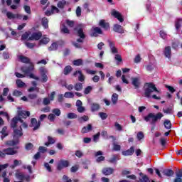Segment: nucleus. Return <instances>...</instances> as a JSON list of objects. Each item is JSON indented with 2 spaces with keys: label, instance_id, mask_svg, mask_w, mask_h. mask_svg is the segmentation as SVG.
Returning <instances> with one entry per match:
<instances>
[{
  "label": "nucleus",
  "instance_id": "nucleus-1",
  "mask_svg": "<svg viewBox=\"0 0 182 182\" xmlns=\"http://www.w3.org/2000/svg\"><path fill=\"white\" fill-rule=\"evenodd\" d=\"M164 117V115L161 112H158L156 114L150 112L146 117H144V120H145V122H150V119H151V121L150 122V124L153 126L151 128V133H154V129H156V123H157L159 120H161V118Z\"/></svg>",
  "mask_w": 182,
  "mask_h": 182
},
{
  "label": "nucleus",
  "instance_id": "nucleus-2",
  "mask_svg": "<svg viewBox=\"0 0 182 182\" xmlns=\"http://www.w3.org/2000/svg\"><path fill=\"white\" fill-rule=\"evenodd\" d=\"M144 95L145 97L147 99H150L151 97V94L153 92H156V93H160V90H157V87L153 82H145L144 86Z\"/></svg>",
  "mask_w": 182,
  "mask_h": 182
},
{
  "label": "nucleus",
  "instance_id": "nucleus-3",
  "mask_svg": "<svg viewBox=\"0 0 182 182\" xmlns=\"http://www.w3.org/2000/svg\"><path fill=\"white\" fill-rule=\"evenodd\" d=\"M74 32H75V35H77L78 38H81V39H86V34H85V32H83V28H82V25L79 24L75 27Z\"/></svg>",
  "mask_w": 182,
  "mask_h": 182
},
{
  "label": "nucleus",
  "instance_id": "nucleus-4",
  "mask_svg": "<svg viewBox=\"0 0 182 182\" xmlns=\"http://www.w3.org/2000/svg\"><path fill=\"white\" fill-rule=\"evenodd\" d=\"M69 164V161L61 159L57 164V170L58 171H62V170H63V168H66Z\"/></svg>",
  "mask_w": 182,
  "mask_h": 182
},
{
  "label": "nucleus",
  "instance_id": "nucleus-5",
  "mask_svg": "<svg viewBox=\"0 0 182 182\" xmlns=\"http://www.w3.org/2000/svg\"><path fill=\"white\" fill-rule=\"evenodd\" d=\"M132 85L134 86L136 90L140 89V86L141 85V82L140 81V77H133L131 78Z\"/></svg>",
  "mask_w": 182,
  "mask_h": 182
},
{
  "label": "nucleus",
  "instance_id": "nucleus-6",
  "mask_svg": "<svg viewBox=\"0 0 182 182\" xmlns=\"http://www.w3.org/2000/svg\"><path fill=\"white\" fill-rule=\"evenodd\" d=\"M99 26L104 29V31H110V23L107 22L105 19H101L98 23Z\"/></svg>",
  "mask_w": 182,
  "mask_h": 182
},
{
  "label": "nucleus",
  "instance_id": "nucleus-7",
  "mask_svg": "<svg viewBox=\"0 0 182 182\" xmlns=\"http://www.w3.org/2000/svg\"><path fill=\"white\" fill-rule=\"evenodd\" d=\"M31 125H30V127H33V130H38L39 127H41V121H38L36 118H31Z\"/></svg>",
  "mask_w": 182,
  "mask_h": 182
},
{
  "label": "nucleus",
  "instance_id": "nucleus-8",
  "mask_svg": "<svg viewBox=\"0 0 182 182\" xmlns=\"http://www.w3.org/2000/svg\"><path fill=\"white\" fill-rule=\"evenodd\" d=\"M15 149L18 150V149H19V146H16L14 148L9 147L7 149H4V153H6V155L7 156H15V154L18 153V151L15 150Z\"/></svg>",
  "mask_w": 182,
  "mask_h": 182
},
{
  "label": "nucleus",
  "instance_id": "nucleus-9",
  "mask_svg": "<svg viewBox=\"0 0 182 182\" xmlns=\"http://www.w3.org/2000/svg\"><path fill=\"white\" fill-rule=\"evenodd\" d=\"M48 71H46V69L41 68L40 69V75L41 76V82L42 83H46L48 82Z\"/></svg>",
  "mask_w": 182,
  "mask_h": 182
},
{
  "label": "nucleus",
  "instance_id": "nucleus-10",
  "mask_svg": "<svg viewBox=\"0 0 182 182\" xmlns=\"http://www.w3.org/2000/svg\"><path fill=\"white\" fill-rule=\"evenodd\" d=\"M111 15L116 18L119 22H124V18H123V16H122V14L120 12L116 11V10H112L111 12Z\"/></svg>",
  "mask_w": 182,
  "mask_h": 182
},
{
  "label": "nucleus",
  "instance_id": "nucleus-11",
  "mask_svg": "<svg viewBox=\"0 0 182 182\" xmlns=\"http://www.w3.org/2000/svg\"><path fill=\"white\" fill-rule=\"evenodd\" d=\"M41 38H42V32H35L31 34V36L28 38V41H39Z\"/></svg>",
  "mask_w": 182,
  "mask_h": 182
},
{
  "label": "nucleus",
  "instance_id": "nucleus-12",
  "mask_svg": "<svg viewBox=\"0 0 182 182\" xmlns=\"http://www.w3.org/2000/svg\"><path fill=\"white\" fill-rule=\"evenodd\" d=\"M99 35H103V31L100 27H94L92 28L91 36H94V38H97Z\"/></svg>",
  "mask_w": 182,
  "mask_h": 182
},
{
  "label": "nucleus",
  "instance_id": "nucleus-13",
  "mask_svg": "<svg viewBox=\"0 0 182 182\" xmlns=\"http://www.w3.org/2000/svg\"><path fill=\"white\" fill-rule=\"evenodd\" d=\"M23 133H22V128L20 127V129H14L13 132V139L19 140V137H22Z\"/></svg>",
  "mask_w": 182,
  "mask_h": 182
},
{
  "label": "nucleus",
  "instance_id": "nucleus-14",
  "mask_svg": "<svg viewBox=\"0 0 182 182\" xmlns=\"http://www.w3.org/2000/svg\"><path fill=\"white\" fill-rule=\"evenodd\" d=\"M113 31L117 33H124V28L120 24H114L113 25Z\"/></svg>",
  "mask_w": 182,
  "mask_h": 182
},
{
  "label": "nucleus",
  "instance_id": "nucleus-15",
  "mask_svg": "<svg viewBox=\"0 0 182 182\" xmlns=\"http://www.w3.org/2000/svg\"><path fill=\"white\" fill-rule=\"evenodd\" d=\"M93 130V125L88 124L87 126L83 127L81 129V133L85 134L86 133H90Z\"/></svg>",
  "mask_w": 182,
  "mask_h": 182
},
{
  "label": "nucleus",
  "instance_id": "nucleus-16",
  "mask_svg": "<svg viewBox=\"0 0 182 182\" xmlns=\"http://www.w3.org/2000/svg\"><path fill=\"white\" fill-rule=\"evenodd\" d=\"M109 46L110 48V50L113 55H116L117 53H119V51L117 50V48H116V44L114 42L109 40L108 41Z\"/></svg>",
  "mask_w": 182,
  "mask_h": 182
},
{
  "label": "nucleus",
  "instance_id": "nucleus-17",
  "mask_svg": "<svg viewBox=\"0 0 182 182\" xmlns=\"http://www.w3.org/2000/svg\"><path fill=\"white\" fill-rule=\"evenodd\" d=\"M77 74L79 75L78 76V80L79 82H85V75L82 73L81 70H76L73 73V75L76 77L77 76Z\"/></svg>",
  "mask_w": 182,
  "mask_h": 182
},
{
  "label": "nucleus",
  "instance_id": "nucleus-18",
  "mask_svg": "<svg viewBox=\"0 0 182 182\" xmlns=\"http://www.w3.org/2000/svg\"><path fill=\"white\" fill-rule=\"evenodd\" d=\"M164 55L165 58H167L170 60L171 59V47L170 46L165 47L164 50Z\"/></svg>",
  "mask_w": 182,
  "mask_h": 182
},
{
  "label": "nucleus",
  "instance_id": "nucleus-19",
  "mask_svg": "<svg viewBox=\"0 0 182 182\" xmlns=\"http://www.w3.org/2000/svg\"><path fill=\"white\" fill-rule=\"evenodd\" d=\"M102 173L104 176H110L114 173V169L113 168L106 167L102 169Z\"/></svg>",
  "mask_w": 182,
  "mask_h": 182
},
{
  "label": "nucleus",
  "instance_id": "nucleus-20",
  "mask_svg": "<svg viewBox=\"0 0 182 182\" xmlns=\"http://www.w3.org/2000/svg\"><path fill=\"white\" fill-rule=\"evenodd\" d=\"M119 160H120V155L113 154L112 157L108 160V162L111 163V164H116Z\"/></svg>",
  "mask_w": 182,
  "mask_h": 182
},
{
  "label": "nucleus",
  "instance_id": "nucleus-21",
  "mask_svg": "<svg viewBox=\"0 0 182 182\" xmlns=\"http://www.w3.org/2000/svg\"><path fill=\"white\" fill-rule=\"evenodd\" d=\"M18 117H22L23 119H26L31 116V112L29 111H18Z\"/></svg>",
  "mask_w": 182,
  "mask_h": 182
},
{
  "label": "nucleus",
  "instance_id": "nucleus-22",
  "mask_svg": "<svg viewBox=\"0 0 182 182\" xmlns=\"http://www.w3.org/2000/svg\"><path fill=\"white\" fill-rule=\"evenodd\" d=\"M134 153V146H131L129 149L122 151L123 156H133Z\"/></svg>",
  "mask_w": 182,
  "mask_h": 182
},
{
  "label": "nucleus",
  "instance_id": "nucleus-23",
  "mask_svg": "<svg viewBox=\"0 0 182 182\" xmlns=\"http://www.w3.org/2000/svg\"><path fill=\"white\" fill-rule=\"evenodd\" d=\"M30 65L25 69H23V72L26 74L31 73V72L33 71L35 69V65H33V63H30Z\"/></svg>",
  "mask_w": 182,
  "mask_h": 182
},
{
  "label": "nucleus",
  "instance_id": "nucleus-24",
  "mask_svg": "<svg viewBox=\"0 0 182 182\" xmlns=\"http://www.w3.org/2000/svg\"><path fill=\"white\" fill-rule=\"evenodd\" d=\"M6 144L10 146H16V144H19V139H16V138H14L13 140L7 141Z\"/></svg>",
  "mask_w": 182,
  "mask_h": 182
},
{
  "label": "nucleus",
  "instance_id": "nucleus-25",
  "mask_svg": "<svg viewBox=\"0 0 182 182\" xmlns=\"http://www.w3.org/2000/svg\"><path fill=\"white\" fill-rule=\"evenodd\" d=\"M41 25L44 29H48V28H49V19H48L46 17L42 18Z\"/></svg>",
  "mask_w": 182,
  "mask_h": 182
},
{
  "label": "nucleus",
  "instance_id": "nucleus-26",
  "mask_svg": "<svg viewBox=\"0 0 182 182\" xmlns=\"http://www.w3.org/2000/svg\"><path fill=\"white\" fill-rule=\"evenodd\" d=\"M162 173L166 177H173L174 176V171L172 169H164Z\"/></svg>",
  "mask_w": 182,
  "mask_h": 182
},
{
  "label": "nucleus",
  "instance_id": "nucleus-27",
  "mask_svg": "<svg viewBox=\"0 0 182 182\" xmlns=\"http://www.w3.org/2000/svg\"><path fill=\"white\" fill-rule=\"evenodd\" d=\"M60 32L61 33H65L69 35L70 33V30L68 28V26L65 23H63L60 28Z\"/></svg>",
  "mask_w": 182,
  "mask_h": 182
},
{
  "label": "nucleus",
  "instance_id": "nucleus-28",
  "mask_svg": "<svg viewBox=\"0 0 182 182\" xmlns=\"http://www.w3.org/2000/svg\"><path fill=\"white\" fill-rule=\"evenodd\" d=\"M91 112H98V110H100V105L97 103H92L91 104Z\"/></svg>",
  "mask_w": 182,
  "mask_h": 182
},
{
  "label": "nucleus",
  "instance_id": "nucleus-29",
  "mask_svg": "<svg viewBox=\"0 0 182 182\" xmlns=\"http://www.w3.org/2000/svg\"><path fill=\"white\" fill-rule=\"evenodd\" d=\"M18 59L22 62V63H31V59L24 55H19Z\"/></svg>",
  "mask_w": 182,
  "mask_h": 182
},
{
  "label": "nucleus",
  "instance_id": "nucleus-30",
  "mask_svg": "<svg viewBox=\"0 0 182 182\" xmlns=\"http://www.w3.org/2000/svg\"><path fill=\"white\" fill-rule=\"evenodd\" d=\"M164 126L165 129H166L167 130H170V129H171L172 127L171 121L168 119H165L164 121Z\"/></svg>",
  "mask_w": 182,
  "mask_h": 182
},
{
  "label": "nucleus",
  "instance_id": "nucleus-31",
  "mask_svg": "<svg viewBox=\"0 0 182 182\" xmlns=\"http://www.w3.org/2000/svg\"><path fill=\"white\" fill-rule=\"evenodd\" d=\"M50 41V39L47 37H43L40 41H39V45H48L49 42Z\"/></svg>",
  "mask_w": 182,
  "mask_h": 182
},
{
  "label": "nucleus",
  "instance_id": "nucleus-32",
  "mask_svg": "<svg viewBox=\"0 0 182 182\" xmlns=\"http://www.w3.org/2000/svg\"><path fill=\"white\" fill-rule=\"evenodd\" d=\"M72 70H73V68H72V66L67 65L65 67V68L63 70V73L65 76H68V75H69V73H70V72H72Z\"/></svg>",
  "mask_w": 182,
  "mask_h": 182
},
{
  "label": "nucleus",
  "instance_id": "nucleus-33",
  "mask_svg": "<svg viewBox=\"0 0 182 182\" xmlns=\"http://www.w3.org/2000/svg\"><path fill=\"white\" fill-rule=\"evenodd\" d=\"M111 100L113 105H117V101L119 100V95H117V93H114L112 95Z\"/></svg>",
  "mask_w": 182,
  "mask_h": 182
},
{
  "label": "nucleus",
  "instance_id": "nucleus-34",
  "mask_svg": "<svg viewBox=\"0 0 182 182\" xmlns=\"http://www.w3.org/2000/svg\"><path fill=\"white\" fill-rule=\"evenodd\" d=\"M74 89L77 92H80V90H83V85L80 82H77L74 85Z\"/></svg>",
  "mask_w": 182,
  "mask_h": 182
},
{
  "label": "nucleus",
  "instance_id": "nucleus-35",
  "mask_svg": "<svg viewBox=\"0 0 182 182\" xmlns=\"http://www.w3.org/2000/svg\"><path fill=\"white\" fill-rule=\"evenodd\" d=\"M182 18H177L175 21V27L176 31H178L181 28Z\"/></svg>",
  "mask_w": 182,
  "mask_h": 182
},
{
  "label": "nucleus",
  "instance_id": "nucleus-36",
  "mask_svg": "<svg viewBox=\"0 0 182 182\" xmlns=\"http://www.w3.org/2000/svg\"><path fill=\"white\" fill-rule=\"evenodd\" d=\"M18 118L16 117H14L12 119H11V127L12 129H15L16 128V126L18 124Z\"/></svg>",
  "mask_w": 182,
  "mask_h": 182
},
{
  "label": "nucleus",
  "instance_id": "nucleus-37",
  "mask_svg": "<svg viewBox=\"0 0 182 182\" xmlns=\"http://www.w3.org/2000/svg\"><path fill=\"white\" fill-rule=\"evenodd\" d=\"M6 130H8V127H4L2 128V130L0 132V133L2 134L1 139L4 140L6 136H8V133L6 132Z\"/></svg>",
  "mask_w": 182,
  "mask_h": 182
},
{
  "label": "nucleus",
  "instance_id": "nucleus-38",
  "mask_svg": "<svg viewBox=\"0 0 182 182\" xmlns=\"http://www.w3.org/2000/svg\"><path fill=\"white\" fill-rule=\"evenodd\" d=\"M58 48H59L58 43H53L51 46L48 48V50H50V52H52V50H58Z\"/></svg>",
  "mask_w": 182,
  "mask_h": 182
},
{
  "label": "nucleus",
  "instance_id": "nucleus-39",
  "mask_svg": "<svg viewBox=\"0 0 182 182\" xmlns=\"http://www.w3.org/2000/svg\"><path fill=\"white\" fill-rule=\"evenodd\" d=\"M73 63L74 66H81V65H83V60L79 58L73 60Z\"/></svg>",
  "mask_w": 182,
  "mask_h": 182
},
{
  "label": "nucleus",
  "instance_id": "nucleus-40",
  "mask_svg": "<svg viewBox=\"0 0 182 182\" xmlns=\"http://www.w3.org/2000/svg\"><path fill=\"white\" fill-rule=\"evenodd\" d=\"M64 97L66 99H73V97H75V94H73L72 92H66L64 94Z\"/></svg>",
  "mask_w": 182,
  "mask_h": 182
},
{
  "label": "nucleus",
  "instance_id": "nucleus-41",
  "mask_svg": "<svg viewBox=\"0 0 182 182\" xmlns=\"http://www.w3.org/2000/svg\"><path fill=\"white\" fill-rule=\"evenodd\" d=\"M66 5V1L62 0L58 1L57 6L58 8H60V9H63L65 8V6Z\"/></svg>",
  "mask_w": 182,
  "mask_h": 182
},
{
  "label": "nucleus",
  "instance_id": "nucleus-42",
  "mask_svg": "<svg viewBox=\"0 0 182 182\" xmlns=\"http://www.w3.org/2000/svg\"><path fill=\"white\" fill-rule=\"evenodd\" d=\"M159 36L161 39L166 40L167 39V33L164 30H161L159 32Z\"/></svg>",
  "mask_w": 182,
  "mask_h": 182
},
{
  "label": "nucleus",
  "instance_id": "nucleus-43",
  "mask_svg": "<svg viewBox=\"0 0 182 182\" xmlns=\"http://www.w3.org/2000/svg\"><path fill=\"white\" fill-rule=\"evenodd\" d=\"M6 16L8 19H16V14H14V13L8 11L6 13Z\"/></svg>",
  "mask_w": 182,
  "mask_h": 182
},
{
  "label": "nucleus",
  "instance_id": "nucleus-44",
  "mask_svg": "<svg viewBox=\"0 0 182 182\" xmlns=\"http://www.w3.org/2000/svg\"><path fill=\"white\" fill-rule=\"evenodd\" d=\"M89 120V117L87 115H84L78 119L80 123H83V122H87Z\"/></svg>",
  "mask_w": 182,
  "mask_h": 182
},
{
  "label": "nucleus",
  "instance_id": "nucleus-45",
  "mask_svg": "<svg viewBox=\"0 0 182 182\" xmlns=\"http://www.w3.org/2000/svg\"><path fill=\"white\" fill-rule=\"evenodd\" d=\"M16 83L17 85V87H23V86H25V82H23L21 80H17L16 81Z\"/></svg>",
  "mask_w": 182,
  "mask_h": 182
},
{
  "label": "nucleus",
  "instance_id": "nucleus-46",
  "mask_svg": "<svg viewBox=\"0 0 182 182\" xmlns=\"http://www.w3.org/2000/svg\"><path fill=\"white\" fill-rule=\"evenodd\" d=\"M67 117H68V119H77V114L73 112H69Z\"/></svg>",
  "mask_w": 182,
  "mask_h": 182
},
{
  "label": "nucleus",
  "instance_id": "nucleus-47",
  "mask_svg": "<svg viewBox=\"0 0 182 182\" xmlns=\"http://www.w3.org/2000/svg\"><path fill=\"white\" fill-rule=\"evenodd\" d=\"M44 167H45V168H46V170L48 173H52V167L50 166V165H49V163L45 162Z\"/></svg>",
  "mask_w": 182,
  "mask_h": 182
},
{
  "label": "nucleus",
  "instance_id": "nucleus-48",
  "mask_svg": "<svg viewBox=\"0 0 182 182\" xmlns=\"http://www.w3.org/2000/svg\"><path fill=\"white\" fill-rule=\"evenodd\" d=\"M136 139H138L139 141L143 140L144 139V134L142 132H139L136 134Z\"/></svg>",
  "mask_w": 182,
  "mask_h": 182
},
{
  "label": "nucleus",
  "instance_id": "nucleus-49",
  "mask_svg": "<svg viewBox=\"0 0 182 182\" xmlns=\"http://www.w3.org/2000/svg\"><path fill=\"white\" fill-rule=\"evenodd\" d=\"M164 113H166V114H171L173 113V108L168 107L166 109H163Z\"/></svg>",
  "mask_w": 182,
  "mask_h": 182
},
{
  "label": "nucleus",
  "instance_id": "nucleus-50",
  "mask_svg": "<svg viewBox=\"0 0 182 182\" xmlns=\"http://www.w3.org/2000/svg\"><path fill=\"white\" fill-rule=\"evenodd\" d=\"M75 14H76L77 18H80V16H82V9L80 8V6L77 7Z\"/></svg>",
  "mask_w": 182,
  "mask_h": 182
},
{
  "label": "nucleus",
  "instance_id": "nucleus-51",
  "mask_svg": "<svg viewBox=\"0 0 182 182\" xmlns=\"http://www.w3.org/2000/svg\"><path fill=\"white\" fill-rule=\"evenodd\" d=\"M24 11L26 14H28V15H31V14H32V11H31V6L25 5L23 6Z\"/></svg>",
  "mask_w": 182,
  "mask_h": 182
},
{
  "label": "nucleus",
  "instance_id": "nucleus-52",
  "mask_svg": "<svg viewBox=\"0 0 182 182\" xmlns=\"http://www.w3.org/2000/svg\"><path fill=\"white\" fill-rule=\"evenodd\" d=\"M92 89H93L92 86H87V87H85V89L84 90V95H89V93L92 92Z\"/></svg>",
  "mask_w": 182,
  "mask_h": 182
},
{
  "label": "nucleus",
  "instance_id": "nucleus-53",
  "mask_svg": "<svg viewBox=\"0 0 182 182\" xmlns=\"http://www.w3.org/2000/svg\"><path fill=\"white\" fill-rule=\"evenodd\" d=\"M121 149H122V146L120 145L117 144H113L114 151H120Z\"/></svg>",
  "mask_w": 182,
  "mask_h": 182
},
{
  "label": "nucleus",
  "instance_id": "nucleus-54",
  "mask_svg": "<svg viewBox=\"0 0 182 182\" xmlns=\"http://www.w3.org/2000/svg\"><path fill=\"white\" fill-rule=\"evenodd\" d=\"M99 116L102 120H106V119H107V114L105 112H99Z\"/></svg>",
  "mask_w": 182,
  "mask_h": 182
},
{
  "label": "nucleus",
  "instance_id": "nucleus-55",
  "mask_svg": "<svg viewBox=\"0 0 182 182\" xmlns=\"http://www.w3.org/2000/svg\"><path fill=\"white\" fill-rule=\"evenodd\" d=\"M26 46L28 48V49H33L35 46H36V44L29 42H26Z\"/></svg>",
  "mask_w": 182,
  "mask_h": 182
},
{
  "label": "nucleus",
  "instance_id": "nucleus-56",
  "mask_svg": "<svg viewBox=\"0 0 182 182\" xmlns=\"http://www.w3.org/2000/svg\"><path fill=\"white\" fill-rule=\"evenodd\" d=\"M134 63H140L141 62V57H140V54L136 55V56L134 59Z\"/></svg>",
  "mask_w": 182,
  "mask_h": 182
},
{
  "label": "nucleus",
  "instance_id": "nucleus-57",
  "mask_svg": "<svg viewBox=\"0 0 182 182\" xmlns=\"http://www.w3.org/2000/svg\"><path fill=\"white\" fill-rule=\"evenodd\" d=\"M25 149L26 150H28V151L32 150V149H33V145L31 142L27 143L26 144Z\"/></svg>",
  "mask_w": 182,
  "mask_h": 182
},
{
  "label": "nucleus",
  "instance_id": "nucleus-58",
  "mask_svg": "<svg viewBox=\"0 0 182 182\" xmlns=\"http://www.w3.org/2000/svg\"><path fill=\"white\" fill-rule=\"evenodd\" d=\"M43 105H44V106H48V105H50V100H49V98L48 97L43 98Z\"/></svg>",
  "mask_w": 182,
  "mask_h": 182
},
{
  "label": "nucleus",
  "instance_id": "nucleus-59",
  "mask_svg": "<svg viewBox=\"0 0 182 182\" xmlns=\"http://www.w3.org/2000/svg\"><path fill=\"white\" fill-rule=\"evenodd\" d=\"M66 23L70 28H73V26H75V21H73L66 20Z\"/></svg>",
  "mask_w": 182,
  "mask_h": 182
},
{
  "label": "nucleus",
  "instance_id": "nucleus-60",
  "mask_svg": "<svg viewBox=\"0 0 182 182\" xmlns=\"http://www.w3.org/2000/svg\"><path fill=\"white\" fill-rule=\"evenodd\" d=\"M51 12L53 14H59V9L55 6H51Z\"/></svg>",
  "mask_w": 182,
  "mask_h": 182
},
{
  "label": "nucleus",
  "instance_id": "nucleus-61",
  "mask_svg": "<svg viewBox=\"0 0 182 182\" xmlns=\"http://www.w3.org/2000/svg\"><path fill=\"white\" fill-rule=\"evenodd\" d=\"M13 96H16L17 97H18V96H22V92H21L18 90H15L13 92Z\"/></svg>",
  "mask_w": 182,
  "mask_h": 182
},
{
  "label": "nucleus",
  "instance_id": "nucleus-62",
  "mask_svg": "<svg viewBox=\"0 0 182 182\" xmlns=\"http://www.w3.org/2000/svg\"><path fill=\"white\" fill-rule=\"evenodd\" d=\"M53 113H54L55 116H60V109L55 108L53 109Z\"/></svg>",
  "mask_w": 182,
  "mask_h": 182
},
{
  "label": "nucleus",
  "instance_id": "nucleus-63",
  "mask_svg": "<svg viewBox=\"0 0 182 182\" xmlns=\"http://www.w3.org/2000/svg\"><path fill=\"white\" fill-rule=\"evenodd\" d=\"M48 120H50V122H54L55 119H56V116L53 114H50L48 116Z\"/></svg>",
  "mask_w": 182,
  "mask_h": 182
},
{
  "label": "nucleus",
  "instance_id": "nucleus-64",
  "mask_svg": "<svg viewBox=\"0 0 182 182\" xmlns=\"http://www.w3.org/2000/svg\"><path fill=\"white\" fill-rule=\"evenodd\" d=\"M63 181L64 182H72V179L69 178V176L64 175L63 176Z\"/></svg>",
  "mask_w": 182,
  "mask_h": 182
}]
</instances>
